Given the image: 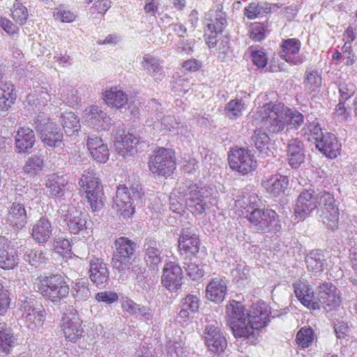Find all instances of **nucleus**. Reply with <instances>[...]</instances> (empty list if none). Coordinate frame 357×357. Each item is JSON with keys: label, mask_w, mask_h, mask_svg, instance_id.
I'll list each match as a JSON object with an SVG mask.
<instances>
[{"label": "nucleus", "mask_w": 357, "mask_h": 357, "mask_svg": "<svg viewBox=\"0 0 357 357\" xmlns=\"http://www.w3.org/2000/svg\"><path fill=\"white\" fill-rule=\"evenodd\" d=\"M294 288L298 299L310 310H322L328 314L340 306V292L332 282L321 283L315 292L310 284L301 280L294 284Z\"/></svg>", "instance_id": "obj_1"}, {"label": "nucleus", "mask_w": 357, "mask_h": 357, "mask_svg": "<svg viewBox=\"0 0 357 357\" xmlns=\"http://www.w3.org/2000/svg\"><path fill=\"white\" fill-rule=\"evenodd\" d=\"M204 189L191 181L182 183L177 190L178 195L169 196V208L181 214L184 211V203L187 209L195 215H200L209 208L210 198L205 195Z\"/></svg>", "instance_id": "obj_2"}, {"label": "nucleus", "mask_w": 357, "mask_h": 357, "mask_svg": "<svg viewBox=\"0 0 357 357\" xmlns=\"http://www.w3.org/2000/svg\"><path fill=\"white\" fill-rule=\"evenodd\" d=\"M66 278L63 273H44L35 280L33 289L48 301L58 305L69 295Z\"/></svg>", "instance_id": "obj_3"}, {"label": "nucleus", "mask_w": 357, "mask_h": 357, "mask_svg": "<svg viewBox=\"0 0 357 357\" xmlns=\"http://www.w3.org/2000/svg\"><path fill=\"white\" fill-rule=\"evenodd\" d=\"M247 211V218L254 230L261 234H276L282 229L280 216L273 209L255 207Z\"/></svg>", "instance_id": "obj_4"}, {"label": "nucleus", "mask_w": 357, "mask_h": 357, "mask_svg": "<svg viewBox=\"0 0 357 357\" xmlns=\"http://www.w3.org/2000/svg\"><path fill=\"white\" fill-rule=\"evenodd\" d=\"M236 298L229 301L226 305L228 325L236 338H253V333L250 334L246 328L247 309L244 298L239 295H236Z\"/></svg>", "instance_id": "obj_5"}, {"label": "nucleus", "mask_w": 357, "mask_h": 357, "mask_svg": "<svg viewBox=\"0 0 357 357\" xmlns=\"http://www.w3.org/2000/svg\"><path fill=\"white\" fill-rule=\"evenodd\" d=\"M142 188L139 185L132 186L128 189L126 186L119 187L114 199L112 208L125 219L132 217L135 205L142 202Z\"/></svg>", "instance_id": "obj_6"}, {"label": "nucleus", "mask_w": 357, "mask_h": 357, "mask_svg": "<svg viewBox=\"0 0 357 357\" xmlns=\"http://www.w3.org/2000/svg\"><path fill=\"white\" fill-rule=\"evenodd\" d=\"M268 306L263 301H258L252 303L246 312V328L249 333H253V338L245 337L250 344H255L258 340L259 332L267 326L270 321Z\"/></svg>", "instance_id": "obj_7"}, {"label": "nucleus", "mask_w": 357, "mask_h": 357, "mask_svg": "<svg viewBox=\"0 0 357 357\" xmlns=\"http://www.w3.org/2000/svg\"><path fill=\"white\" fill-rule=\"evenodd\" d=\"M317 214L323 224L335 231L338 227L339 208L335 204L334 195L330 192L322 190L316 193Z\"/></svg>", "instance_id": "obj_8"}, {"label": "nucleus", "mask_w": 357, "mask_h": 357, "mask_svg": "<svg viewBox=\"0 0 357 357\" xmlns=\"http://www.w3.org/2000/svg\"><path fill=\"white\" fill-rule=\"evenodd\" d=\"M79 185L84 190L86 197L93 211H99L104 205V193L99 178L93 170L84 171Z\"/></svg>", "instance_id": "obj_9"}, {"label": "nucleus", "mask_w": 357, "mask_h": 357, "mask_svg": "<svg viewBox=\"0 0 357 357\" xmlns=\"http://www.w3.org/2000/svg\"><path fill=\"white\" fill-rule=\"evenodd\" d=\"M116 251L114 252L112 264L114 269L121 273H126L132 265V259L137 245L127 237L121 236L114 241Z\"/></svg>", "instance_id": "obj_10"}, {"label": "nucleus", "mask_w": 357, "mask_h": 357, "mask_svg": "<svg viewBox=\"0 0 357 357\" xmlns=\"http://www.w3.org/2000/svg\"><path fill=\"white\" fill-rule=\"evenodd\" d=\"M113 136L116 150L125 158L134 154L136 151L135 146L142 141L139 135L133 134L130 130L126 133L125 126L121 122L115 125Z\"/></svg>", "instance_id": "obj_11"}, {"label": "nucleus", "mask_w": 357, "mask_h": 357, "mask_svg": "<svg viewBox=\"0 0 357 357\" xmlns=\"http://www.w3.org/2000/svg\"><path fill=\"white\" fill-rule=\"evenodd\" d=\"M206 25L204 29L206 43L210 47L216 44L218 33H221L227 25V15L219 8H211L206 14Z\"/></svg>", "instance_id": "obj_12"}, {"label": "nucleus", "mask_w": 357, "mask_h": 357, "mask_svg": "<svg viewBox=\"0 0 357 357\" xmlns=\"http://www.w3.org/2000/svg\"><path fill=\"white\" fill-rule=\"evenodd\" d=\"M149 169L158 176H169L176 168L174 152L172 149L159 148L149 160Z\"/></svg>", "instance_id": "obj_13"}, {"label": "nucleus", "mask_w": 357, "mask_h": 357, "mask_svg": "<svg viewBox=\"0 0 357 357\" xmlns=\"http://www.w3.org/2000/svg\"><path fill=\"white\" fill-rule=\"evenodd\" d=\"M228 160L231 169L243 175L255 171L257 167L253 151L248 149L239 148L231 151Z\"/></svg>", "instance_id": "obj_14"}, {"label": "nucleus", "mask_w": 357, "mask_h": 357, "mask_svg": "<svg viewBox=\"0 0 357 357\" xmlns=\"http://www.w3.org/2000/svg\"><path fill=\"white\" fill-rule=\"evenodd\" d=\"M262 109L266 113L263 117L266 128L271 133L282 131L286 126L287 107L282 102L265 104Z\"/></svg>", "instance_id": "obj_15"}, {"label": "nucleus", "mask_w": 357, "mask_h": 357, "mask_svg": "<svg viewBox=\"0 0 357 357\" xmlns=\"http://www.w3.org/2000/svg\"><path fill=\"white\" fill-rule=\"evenodd\" d=\"M61 327L66 339L70 342H75L82 337V321L73 306H69L63 312Z\"/></svg>", "instance_id": "obj_16"}, {"label": "nucleus", "mask_w": 357, "mask_h": 357, "mask_svg": "<svg viewBox=\"0 0 357 357\" xmlns=\"http://www.w3.org/2000/svg\"><path fill=\"white\" fill-rule=\"evenodd\" d=\"M35 123L34 128L40 134L41 142L46 149L50 150L61 146L63 134L59 126L53 122Z\"/></svg>", "instance_id": "obj_17"}, {"label": "nucleus", "mask_w": 357, "mask_h": 357, "mask_svg": "<svg viewBox=\"0 0 357 357\" xmlns=\"http://www.w3.org/2000/svg\"><path fill=\"white\" fill-rule=\"evenodd\" d=\"M183 273L181 266L176 261L165 264L161 275V284L170 292H176L183 284Z\"/></svg>", "instance_id": "obj_18"}, {"label": "nucleus", "mask_w": 357, "mask_h": 357, "mask_svg": "<svg viewBox=\"0 0 357 357\" xmlns=\"http://www.w3.org/2000/svg\"><path fill=\"white\" fill-rule=\"evenodd\" d=\"M196 227L190 225L181 229L178 238V250L186 257H195L199 252L200 240L196 234Z\"/></svg>", "instance_id": "obj_19"}, {"label": "nucleus", "mask_w": 357, "mask_h": 357, "mask_svg": "<svg viewBox=\"0 0 357 357\" xmlns=\"http://www.w3.org/2000/svg\"><path fill=\"white\" fill-rule=\"evenodd\" d=\"M144 261L151 271L158 272L159 265L162 263V248L160 241L155 238L148 236L144 238L143 243Z\"/></svg>", "instance_id": "obj_20"}, {"label": "nucleus", "mask_w": 357, "mask_h": 357, "mask_svg": "<svg viewBox=\"0 0 357 357\" xmlns=\"http://www.w3.org/2000/svg\"><path fill=\"white\" fill-rule=\"evenodd\" d=\"M204 343L208 350L215 354H222L227 346V339L220 327L207 325L204 331Z\"/></svg>", "instance_id": "obj_21"}, {"label": "nucleus", "mask_w": 357, "mask_h": 357, "mask_svg": "<svg viewBox=\"0 0 357 357\" xmlns=\"http://www.w3.org/2000/svg\"><path fill=\"white\" fill-rule=\"evenodd\" d=\"M315 210L317 211L316 192L311 190L302 191L297 198L294 208L296 218L304 220Z\"/></svg>", "instance_id": "obj_22"}, {"label": "nucleus", "mask_w": 357, "mask_h": 357, "mask_svg": "<svg viewBox=\"0 0 357 357\" xmlns=\"http://www.w3.org/2000/svg\"><path fill=\"white\" fill-rule=\"evenodd\" d=\"M5 68L0 64V113L3 116L8 114V109L15 103L17 98L15 87L11 82L3 80Z\"/></svg>", "instance_id": "obj_23"}, {"label": "nucleus", "mask_w": 357, "mask_h": 357, "mask_svg": "<svg viewBox=\"0 0 357 357\" xmlns=\"http://www.w3.org/2000/svg\"><path fill=\"white\" fill-rule=\"evenodd\" d=\"M89 278L98 287L103 288L109 283V271L107 264L101 258L93 257L89 262Z\"/></svg>", "instance_id": "obj_24"}, {"label": "nucleus", "mask_w": 357, "mask_h": 357, "mask_svg": "<svg viewBox=\"0 0 357 357\" xmlns=\"http://www.w3.org/2000/svg\"><path fill=\"white\" fill-rule=\"evenodd\" d=\"M88 215L73 206H68L63 215V220L66 222L68 229L71 234H77L84 232L87 229Z\"/></svg>", "instance_id": "obj_25"}, {"label": "nucleus", "mask_w": 357, "mask_h": 357, "mask_svg": "<svg viewBox=\"0 0 357 357\" xmlns=\"http://www.w3.org/2000/svg\"><path fill=\"white\" fill-rule=\"evenodd\" d=\"M286 151L288 163L291 168L297 169L305 162V147L303 142L298 138L289 140Z\"/></svg>", "instance_id": "obj_26"}, {"label": "nucleus", "mask_w": 357, "mask_h": 357, "mask_svg": "<svg viewBox=\"0 0 357 357\" xmlns=\"http://www.w3.org/2000/svg\"><path fill=\"white\" fill-rule=\"evenodd\" d=\"M315 146L323 155L330 159L336 158L340 154L341 144L331 132L326 131L325 135L317 140Z\"/></svg>", "instance_id": "obj_27"}, {"label": "nucleus", "mask_w": 357, "mask_h": 357, "mask_svg": "<svg viewBox=\"0 0 357 357\" xmlns=\"http://www.w3.org/2000/svg\"><path fill=\"white\" fill-rule=\"evenodd\" d=\"M86 119L96 130H106L112 125L111 118L98 106L93 105L86 109Z\"/></svg>", "instance_id": "obj_28"}, {"label": "nucleus", "mask_w": 357, "mask_h": 357, "mask_svg": "<svg viewBox=\"0 0 357 357\" xmlns=\"http://www.w3.org/2000/svg\"><path fill=\"white\" fill-rule=\"evenodd\" d=\"M18 197L17 202L13 201L8 208V220L17 229H22L27 224L28 213L25 208L26 202H20Z\"/></svg>", "instance_id": "obj_29"}, {"label": "nucleus", "mask_w": 357, "mask_h": 357, "mask_svg": "<svg viewBox=\"0 0 357 357\" xmlns=\"http://www.w3.org/2000/svg\"><path fill=\"white\" fill-rule=\"evenodd\" d=\"M227 292V282L222 278H213L206 289V298L214 303H220Z\"/></svg>", "instance_id": "obj_30"}, {"label": "nucleus", "mask_w": 357, "mask_h": 357, "mask_svg": "<svg viewBox=\"0 0 357 357\" xmlns=\"http://www.w3.org/2000/svg\"><path fill=\"white\" fill-rule=\"evenodd\" d=\"M261 185L273 197L284 195L289 185V178L281 174L271 176L269 179L263 181Z\"/></svg>", "instance_id": "obj_31"}, {"label": "nucleus", "mask_w": 357, "mask_h": 357, "mask_svg": "<svg viewBox=\"0 0 357 357\" xmlns=\"http://www.w3.org/2000/svg\"><path fill=\"white\" fill-rule=\"evenodd\" d=\"M53 231L51 221L47 217L42 216L33 225L31 236L37 243H45L50 240Z\"/></svg>", "instance_id": "obj_32"}, {"label": "nucleus", "mask_w": 357, "mask_h": 357, "mask_svg": "<svg viewBox=\"0 0 357 357\" xmlns=\"http://www.w3.org/2000/svg\"><path fill=\"white\" fill-rule=\"evenodd\" d=\"M36 142V136L29 128L20 127L15 136V148L18 153H28Z\"/></svg>", "instance_id": "obj_33"}, {"label": "nucleus", "mask_w": 357, "mask_h": 357, "mask_svg": "<svg viewBox=\"0 0 357 357\" xmlns=\"http://www.w3.org/2000/svg\"><path fill=\"white\" fill-rule=\"evenodd\" d=\"M250 144L254 145L259 152L266 156L273 155L271 150L273 144L266 132L261 128L254 130L250 137Z\"/></svg>", "instance_id": "obj_34"}, {"label": "nucleus", "mask_w": 357, "mask_h": 357, "mask_svg": "<svg viewBox=\"0 0 357 357\" xmlns=\"http://www.w3.org/2000/svg\"><path fill=\"white\" fill-rule=\"evenodd\" d=\"M199 306L200 300L199 297L195 295L188 294L181 301V310L178 312V317L183 321H188L199 312Z\"/></svg>", "instance_id": "obj_35"}, {"label": "nucleus", "mask_w": 357, "mask_h": 357, "mask_svg": "<svg viewBox=\"0 0 357 357\" xmlns=\"http://www.w3.org/2000/svg\"><path fill=\"white\" fill-rule=\"evenodd\" d=\"M104 100L108 106L119 109L121 112H126L130 106L128 105V96L116 88H112L104 93Z\"/></svg>", "instance_id": "obj_36"}, {"label": "nucleus", "mask_w": 357, "mask_h": 357, "mask_svg": "<svg viewBox=\"0 0 357 357\" xmlns=\"http://www.w3.org/2000/svg\"><path fill=\"white\" fill-rule=\"evenodd\" d=\"M68 182L63 176L57 174L49 175L45 183L50 195L54 198H63L65 195V188Z\"/></svg>", "instance_id": "obj_37"}, {"label": "nucleus", "mask_w": 357, "mask_h": 357, "mask_svg": "<svg viewBox=\"0 0 357 357\" xmlns=\"http://www.w3.org/2000/svg\"><path fill=\"white\" fill-rule=\"evenodd\" d=\"M16 340L13 328L6 322L0 320V351L6 354L10 353L15 347Z\"/></svg>", "instance_id": "obj_38"}, {"label": "nucleus", "mask_w": 357, "mask_h": 357, "mask_svg": "<svg viewBox=\"0 0 357 357\" xmlns=\"http://www.w3.org/2000/svg\"><path fill=\"white\" fill-rule=\"evenodd\" d=\"M305 263L309 271L320 273L324 270L326 265V256L321 250L310 251L305 257Z\"/></svg>", "instance_id": "obj_39"}, {"label": "nucleus", "mask_w": 357, "mask_h": 357, "mask_svg": "<svg viewBox=\"0 0 357 357\" xmlns=\"http://www.w3.org/2000/svg\"><path fill=\"white\" fill-rule=\"evenodd\" d=\"M60 123L67 136L77 135L80 128L79 121L74 112L61 114Z\"/></svg>", "instance_id": "obj_40"}, {"label": "nucleus", "mask_w": 357, "mask_h": 357, "mask_svg": "<svg viewBox=\"0 0 357 357\" xmlns=\"http://www.w3.org/2000/svg\"><path fill=\"white\" fill-rule=\"evenodd\" d=\"M121 307L124 311L128 312L130 315H140L147 321L151 320L153 318L149 307L137 304L131 299L123 301Z\"/></svg>", "instance_id": "obj_41"}, {"label": "nucleus", "mask_w": 357, "mask_h": 357, "mask_svg": "<svg viewBox=\"0 0 357 357\" xmlns=\"http://www.w3.org/2000/svg\"><path fill=\"white\" fill-rule=\"evenodd\" d=\"M19 263L17 252L13 248H5L0 246V268L13 269Z\"/></svg>", "instance_id": "obj_42"}, {"label": "nucleus", "mask_w": 357, "mask_h": 357, "mask_svg": "<svg viewBox=\"0 0 357 357\" xmlns=\"http://www.w3.org/2000/svg\"><path fill=\"white\" fill-rule=\"evenodd\" d=\"M43 167V157L42 155H33L27 158L22 169L25 174L34 177L40 174Z\"/></svg>", "instance_id": "obj_43"}, {"label": "nucleus", "mask_w": 357, "mask_h": 357, "mask_svg": "<svg viewBox=\"0 0 357 357\" xmlns=\"http://www.w3.org/2000/svg\"><path fill=\"white\" fill-rule=\"evenodd\" d=\"M304 83L305 88L310 92L318 91L321 86V75L317 70L307 68L305 75Z\"/></svg>", "instance_id": "obj_44"}, {"label": "nucleus", "mask_w": 357, "mask_h": 357, "mask_svg": "<svg viewBox=\"0 0 357 357\" xmlns=\"http://www.w3.org/2000/svg\"><path fill=\"white\" fill-rule=\"evenodd\" d=\"M190 262L184 263V268L187 273L188 276L194 281L199 280L204 275V264L202 263H197L196 259H190Z\"/></svg>", "instance_id": "obj_45"}, {"label": "nucleus", "mask_w": 357, "mask_h": 357, "mask_svg": "<svg viewBox=\"0 0 357 357\" xmlns=\"http://www.w3.org/2000/svg\"><path fill=\"white\" fill-rule=\"evenodd\" d=\"M245 108V102L242 99L231 100L225 106L226 116L232 120H235L242 115Z\"/></svg>", "instance_id": "obj_46"}, {"label": "nucleus", "mask_w": 357, "mask_h": 357, "mask_svg": "<svg viewBox=\"0 0 357 357\" xmlns=\"http://www.w3.org/2000/svg\"><path fill=\"white\" fill-rule=\"evenodd\" d=\"M314 340V331L311 328H302L296 335V341L302 348L309 347Z\"/></svg>", "instance_id": "obj_47"}, {"label": "nucleus", "mask_w": 357, "mask_h": 357, "mask_svg": "<svg viewBox=\"0 0 357 357\" xmlns=\"http://www.w3.org/2000/svg\"><path fill=\"white\" fill-rule=\"evenodd\" d=\"M89 282L84 279H79L75 283V286L72 288L73 296L75 298L80 300H86L90 296V290L89 289Z\"/></svg>", "instance_id": "obj_48"}, {"label": "nucleus", "mask_w": 357, "mask_h": 357, "mask_svg": "<svg viewBox=\"0 0 357 357\" xmlns=\"http://www.w3.org/2000/svg\"><path fill=\"white\" fill-rule=\"evenodd\" d=\"M45 314V313L38 312L36 314L28 312L22 314V319L29 330L34 331L38 326L43 324Z\"/></svg>", "instance_id": "obj_49"}, {"label": "nucleus", "mask_w": 357, "mask_h": 357, "mask_svg": "<svg viewBox=\"0 0 357 357\" xmlns=\"http://www.w3.org/2000/svg\"><path fill=\"white\" fill-rule=\"evenodd\" d=\"M28 10L19 0H15L12 10L13 20L20 25L26 23L28 19Z\"/></svg>", "instance_id": "obj_50"}, {"label": "nucleus", "mask_w": 357, "mask_h": 357, "mask_svg": "<svg viewBox=\"0 0 357 357\" xmlns=\"http://www.w3.org/2000/svg\"><path fill=\"white\" fill-rule=\"evenodd\" d=\"M23 257L26 262L35 267L45 263V259L42 251L30 249L24 252Z\"/></svg>", "instance_id": "obj_51"}, {"label": "nucleus", "mask_w": 357, "mask_h": 357, "mask_svg": "<svg viewBox=\"0 0 357 357\" xmlns=\"http://www.w3.org/2000/svg\"><path fill=\"white\" fill-rule=\"evenodd\" d=\"M286 125L290 126V128L298 129L304 122L303 115L296 110H293L287 107Z\"/></svg>", "instance_id": "obj_52"}, {"label": "nucleus", "mask_w": 357, "mask_h": 357, "mask_svg": "<svg viewBox=\"0 0 357 357\" xmlns=\"http://www.w3.org/2000/svg\"><path fill=\"white\" fill-rule=\"evenodd\" d=\"M301 47V41L297 38L283 40L281 44L282 54H296L300 51Z\"/></svg>", "instance_id": "obj_53"}, {"label": "nucleus", "mask_w": 357, "mask_h": 357, "mask_svg": "<svg viewBox=\"0 0 357 357\" xmlns=\"http://www.w3.org/2000/svg\"><path fill=\"white\" fill-rule=\"evenodd\" d=\"M132 261V265L129 266L127 271H129L131 277L137 282H143L147 278V271L146 267L143 266L139 264H133Z\"/></svg>", "instance_id": "obj_54"}, {"label": "nucleus", "mask_w": 357, "mask_h": 357, "mask_svg": "<svg viewBox=\"0 0 357 357\" xmlns=\"http://www.w3.org/2000/svg\"><path fill=\"white\" fill-rule=\"evenodd\" d=\"M55 20L62 22H71L75 20V15L63 6L56 8L53 12Z\"/></svg>", "instance_id": "obj_55"}, {"label": "nucleus", "mask_w": 357, "mask_h": 357, "mask_svg": "<svg viewBox=\"0 0 357 357\" xmlns=\"http://www.w3.org/2000/svg\"><path fill=\"white\" fill-rule=\"evenodd\" d=\"M15 196L14 201L17 202L18 197H20V202H26L29 199H31V196L33 194V189L27 185H22L20 184L16 185L15 186Z\"/></svg>", "instance_id": "obj_56"}, {"label": "nucleus", "mask_w": 357, "mask_h": 357, "mask_svg": "<svg viewBox=\"0 0 357 357\" xmlns=\"http://www.w3.org/2000/svg\"><path fill=\"white\" fill-rule=\"evenodd\" d=\"M144 60L146 62L144 68L152 73L153 76L161 74L162 67L158 59L151 56H147L144 57Z\"/></svg>", "instance_id": "obj_57"}, {"label": "nucleus", "mask_w": 357, "mask_h": 357, "mask_svg": "<svg viewBox=\"0 0 357 357\" xmlns=\"http://www.w3.org/2000/svg\"><path fill=\"white\" fill-rule=\"evenodd\" d=\"M8 291L0 282V316H4L7 312L10 303Z\"/></svg>", "instance_id": "obj_58"}, {"label": "nucleus", "mask_w": 357, "mask_h": 357, "mask_svg": "<svg viewBox=\"0 0 357 357\" xmlns=\"http://www.w3.org/2000/svg\"><path fill=\"white\" fill-rule=\"evenodd\" d=\"M70 243L68 239L61 236H56L52 242V247L56 252L63 253L70 250Z\"/></svg>", "instance_id": "obj_59"}, {"label": "nucleus", "mask_w": 357, "mask_h": 357, "mask_svg": "<svg viewBox=\"0 0 357 357\" xmlns=\"http://www.w3.org/2000/svg\"><path fill=\"white\" fill-rule=\"evenodd\" d=\"M262 10H264L265 13H268L271 10V8L266 7L264 8V7L259 3H251L245 8L244 15L248 19L252 20L257 17Z\"/></svg>", "instance_id": "obj_60"}, {"label": "nucleus", "mask_w": 357, "mask_h": 357, "mask_svg": "<svg viewBox=\"0 0 357 357\" xmlns=\"http://www.w3.org/2000/svg\"><path fill=\"white\" fill-rule=\"evenodd\" d=\"M90 153L93 158L100 163H105L109 159V153L107 144L102 145Z\"/></svg>", "instance_id": "obj_61"}, {"label": "nucleus", "mask_w": 357, "mask_h": 357, "mask_svg": "<svg viewBox=\"0 0 357 357\" xmlns=\"http://www.w3.org/2000/svg\"><path fill=\"white\" fill-rule=\"evenodd\" d=\"M95 298L98 302L112 304L116 302L119 299L118 294L112 291H100L96 294Z\"/></svg>", "instance_id": "obj_62"}, {"label": "nucleus", "mask_w": 357, "mask_h": 357, "mask_svg": "<svg viewBox=\"0 0 357 357\" xmlns=\"http://www.w3.org/2000/svg\"><path fill=\"white\" fill-rule=\"evenodd\" d=\"M167 350L168 354H175L178 357L186 356L181 341L169 340L167 344Z\"/></svg>", "instance_id": "obj_63"}, {"label": "nucleus", "mask_w": 357, "mask_h": 357, "mask_svg": "<svg viewBox=\"0 0 357 357\" xmlns=\"http://www.w3.org/2000/svg\"><path fill=\"white\" fill-rule=\"evenodd\" d=\"M252 60L259 68H264L267 65L268 59L263 51L257 50L252 52Z\"/></svg>", "instance_id": "obj_64"}]
</instances>
